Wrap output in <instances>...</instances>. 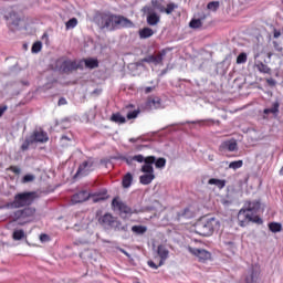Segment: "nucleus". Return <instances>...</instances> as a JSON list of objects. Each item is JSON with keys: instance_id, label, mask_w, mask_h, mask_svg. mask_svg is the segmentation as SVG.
I'll use <instances>...</instances> for the list:
<instances>
[{"instance_id": "f257e3e1", "label": "nucleus", "mask_w": 283, "mask_h": 283, "mask_svg": "<svg viewBox=\"0 0 283 283\" xmlns=\"http://www.w3.org/2000/svg\"><path fill=\"white\" fill-rule=\"evenodd\" d=\"M94 21L101 30H109V32H114V30L120 28H134V22H132V20L109 11L97 13Z\"/></svg>"}, {"instance_id": "f03ea898", "label": "nucleus", "mask_w": 283, "mask_h": 283, "mask_svg": "<svg viewBox=\"0 0 283 283\" xmlns=\"http://www.w3.org/2000/svg\"><path fill=\"white\" fill-rule=\"evenodd\" d=\"M39 200V192L23 191L14 195L13 200L6 205L7 209H23L32 207Z\"/></svg>"}, {"instance_id": "7ed1b4c3", "label": "nucleus", "mask_w": 283, "mask_h": 283, "mask_svg": "<svg viewBox=\"0 0 283 283\" xmlns=\"http://www.w3.org/2000/svg\"><path fill=\"white\" fill-rule=\"evenodd\" d=\"M36 216V208L27 207L22 209H18L10 214L11 222H17L20 227L24 224H30L34 220Z\"/></svg>"}, {"instance_id": "20e7f679", "label": "nucleus", "mask_w": 283, "mask_h": 283, "mask_svg": "<svg viewBox=\"0 0 283 283\" xmlns=\"http://www.w3.org/2000/svg\"><path fill=\"white\" fill-rule=\"evenodd\" d=\"M220 227V221L216 218L202 219L196 224V231L199 235H203V238H209V235H213V231Z\"/></svg>"}, {"instance_id": "39448f33", "label": "nucleus", "mask_w": 283, "mask_h": 283, "mask_svg": "<svg viewBox=\"0 0 283 283\" xmlns=\"http://www.w3.org/2000/svg\"><path fill=\"white\" fill-rule=\"evenodd\" d=\"M98 224L104 227V229H114V231H127V226H123V223L116 219V217L112 216V213H105L97 218Z\"/></svg>"}, {"instance_id": "423d86ee", "label": "nucleus", "mask_w": 283, "mask_h": 283, "mask_svg": "<svg viewBox=\"0 0 283 283\" xmlns=\"http://www.w3.org/2000/svg\"><path fill=\"white\" fill-rule=\"evenodd\" d=\"M238 222L239 227H247L249 222H254V224H262V222L264 221L262 220V218H260V216L253 214L247 209H241L238 213Z\"/></svg>"}, {"instance_id": "0eeeda50", "label": "nucleus", "mask_w": 283, "mask_h": 283, "mask_svg": "<svg viewBox=\"0 0 283 283\" xmlns=\"http://www.w3.org/2000/svg\"><path fill=\"white\" fill-rule=\"evenodd\" d=\"M57 63L60 64V72L63 74H72V72H76V70H83V61H72V60H59Z\"/></svg>"}, {"instance_id": "6e6552de", "label": "nucleus", "mask_w": 283, "mask_h": 283, "mask_svg": "<svg viewBox=\"0 0 283 283\" xmlns=\"http://www.w3.org/2000/svg\"><path fill=\"white\" fill-rule=\"evenodd\" d=\"M94 165H96V163L94 161V158H92V157L84 160L78 166L77 171L74 175V178H85V176H90V174H92V171H94Z\"/></svg>"}, {"instance_id": "1a4fd4ad", "label": "nucleus", "mask_w": 283, "mask_h": 283, "mask_svg": "<svg viewBox=\"0 0 283 283\" xmlns=\"http://www.w3.org/2000/svg\"><path fill=\"white\" fill-rule=\"evenodd\" d=\"M4 19L7 21V24L11 30H14L23 23L25 15H23V12H17V11H11L7 15H4Z\"/></svg>"}, {"instance_id": "9d476101", "label": "nucleus", "mask_w": 283, "mask_h": 283, "mask_svg": "<svg viewBox=\"0 0 283 283\" xmlns=\"http://www.w3.org/2000/svg\"><path fill=\"white\" fill-rule=\"evenodd\" d=\"M188 251L193 255L195 258L198 259L199 262H208V260H211V252L205 250V249H198L193 248L191 245H188Z\"/></svg>"}, {"instance_id": "9b49d317", "label": "nucleus", "mask_w": 283, "mask_h": 283, "mask_svg": "<svg viewBox=\"0 0 283 283\" xmlns=\"http://www.w3.org/2000/svg\"><path fill=\"white\" fill-rule=\"evenodd\" d=\"M113 209H117L119 211L120 216H132L134 213V210L132 207L127 206V203L120 201L118 197L114 198L112 201Z\"/></svg>"}, {"instance_id": "f8f14e48", "label": "nucleus", "mask_w": 283, "mask_h": 283, "mask_svg": "<svg viewBox=\"0 0 283 283\" xmlns=\"http://www.w3.org/2000/svg\"><path fill=\"white\" fill-rule=\"evenodd\" d=\"M144 14H147L146 21L148 25H158L160 23V15L154 12V8L146 6L143 8Z\"/></svg>"}, {"instance_id": "ddd939ff", "label": "nucleus", "mask_w": 283, "mask_h": 283, "mask_svg": "<svg viewBox=\"0 0 283 283\" xmlns=\"http://www.w3.org/2000/svg\"><path fill=\"white\" fill-rule=\"evenodd\" d=\"M219 151H238V140L228 139L220 144Z\"/></svg>"}, {"instance_id": "4468645a", "label": "nucleus", "mask_w": 283, "mask_h": 283, "mask_svg": "<svg viewBox=\"0 0 283 283\" xmlns=\"http://www.w3.org/2000/svg\"><path fill=\"white\" fill-rule=\"evenodd\" d=\"M87 200H90V192H87L86 190H82V191L73 195L71 198V202L73 205H78V203L85 202Z\"/></svg>"}, {"instance_id": "2eb2a0df", "label": "nucleus", "mask_w": 283, "mask_h": 283, "mask_svg": "<svg viewBox=\"0 0 283 283\" xmlns=\"http://www.w3.org/2000/svg\"><path fill=\"white\" fill-rule=\"evenodd\" d=\"M30 137L33 143H48L50 140V137H48V133L43 130H34Z\"/></svg>"}, {"instance_id": "dca6fc26", "label": "nucleus", "mask_w": 283, "mask_h": 283, "mask_svg": "<svg viewBox=\"0 0 283 283\" xmlns=\"http://www.w3.org/2000/svg\"><path fill=\"white\" fill-rule=\"evenodd\" d=\"M145 165L142 166L143 174H154V163H156V156H148L145 158Z\"/></svg>"}, {"instance_id": "f3484780", "label": "nucleus", "mask_w": 283, "mask_h": 283, "mask_svg": "<svg viewBox=\"0 0 283 283\" xmlns=\"http://www.w3.org/2000/svg\"><path fill=\"white\" fill-rule=\"evenodd\" d=\"M269 114H273V116L280 114V102H274L271 108L263 109V120H269Z\"/></svg>"}, {"instance_id": "a211bd4d", "label": "nucleus", "mask_w": 283, "mask_h": 283, "mask_svg": "<svg viewBox=\"0 0 283 283\" xmlns=\"http://www.w3.org/2000/svg\"><path fill=\"white\" fill-rule=\"evenodd\" d=\"M134 104H128L123 108V112H127L126 113V118L128 120H134V118H138V114H140V109H134ZM129 109H134V111H129Z\"/></svg>"}, {"instance_id": "6ab92c4d", "label": "nucleus", "mask_w": 283, "mask_h": 283, "mask_svg": "<svg viewBox=\"0 0 283 283\" xmlns=\"http://www.w3.org/2000/svg\"><path fill=\"white\" fill-rule=\"evenodd\" d=\"M165 54L158 53L157 55H148L140 60V63H154L155 65H160L163 63V56Z\"/></svg>"}, {"instance_id": "aec40b11", "label": "nucleus", "mask_w": 283, "mask_h": 283, "mask_svg": "<svg viewBox=\"0 0 283 283\" xmlns=\"http://www.w3.org/2000/svg\"><path fill=\"white\" fill-rule=\"evenodd\" d=\"M157 255L160 258L159 266H163L165 261L169 258V250L165 245H158Z\"/></svg>"}, {"instance_id": "412c9836", "label": "nucleus", "mask_w": 283, "mask_h": 283, "mask_svg": "<svg viewBox=\"0 0 283 283\" xmlns=\"http://www.w3.org/2000/svg\"><path fill=\"white\" fill-rule=\"evenodd\" d=\"M148 107H150V109H160V107H163V99H160L158 96L149 97Z\"/></svg>"}, {"instance_id": "4be33fe9", "label": "nucleus", "mask_w": 283, "mask_h": 283, "mask_svg": "<svg viewBox=\"0 0 283 283\" xmlns=\"http://www.w3.org/2000/svg\"><path fill=\"white\" fill-rule=\"evenodd\" d=\"M207 19V15H201L199 19L192 18L189 22V28L192 30H199V28H202V21Z\"/></svg>"}, {"instance_id": "5701e85b", "label": "nucleus", "mask_w": 283, "mask_h": 283, "mask_svg": "<svg viewBox=\"0 0 283 283\" xmlns=\"http://www.w3.org/2000/svg\"><path fill=\"white\" fill-rule=\"evenodd\" d=\"M83 63L87 70H96L98 67V61L96 59H84L82 60V65Z\"/></svg>"}, {"instance_id": "b1692460", "label": "nucleus", "mask_w": 283, "mask_h": 283, "mask_svg": "<svg viewBox=\"0 0 283 283\" xmlns=\"http://www.w3.org/2000/svg\"><path fill=\"white\" fill-rule=\"evenodd\" d=\"M156 179V175L154 174H145L139 177V182L142 185H151V181Z\"/></svg>"}, {"instance_id": "393cba45", "label": "nucleus", "mask_w": 283, "mask_h": 283, "mask_svg": "<svg viewBox=\"0 0 283 283\" xmlns=\"http://www.w3.org/2000/svg\"><path fill=\"white\" fill-rule=\"evenodd\" d=\"M193 216V211H191V208L187 207L184 210L179 211L177 213V218L180 220L185 218L186 220H189Z\"/></svg>"}, {"instance_id": "a878e982", "label": "nucleus", "mask_w": 283, "mask_h": 283, "mask_svg": "<svg viewBox=\"0 0 283 283\" xmlns=\"http://www.w3.org/2000/svg\"><path fill=\"white\" fill-rule=\"evenodd\" d=\"M132 182H134V176H132L130 172H127L122 180L124 189H129V187H132Z\"/></svg>"}, {"instance_id": "bb28decb", "label": "nucleus", "mask_w": 283, "mask_h": 283, "mask_svg": "<svg viewBox=\"0 0 283 283\" xmlns=\"http://www.w3.org/2000/svg\"><path fill=\"white\" fill-rule=\"evenodd\" d=\"M111 122L117 123L118 125H124V123H127V119L123 115H120V113H114L111 116Z\"/></svg>"}, {"instance_id": "cd10ccee", "label": "nucleus", "mask_w": 283, "mask_h": 283, "mask_svg": "<svg viewBox=\"0 0 283 283\" xmlns=\"http://www.w3.org/2000/svg\"><path fill=\"white\" fill-rule=\"evenodd\" d=\"M208 185H216L218 189H224V187H227V181L224 179L211 178L208 180Z\"/></svg>"}, {"instance_id": "c85d7f7f", "label": "nucleus", "mask_w": 283, "mask_h": 283, "mask_svg": "<svg viewBox=\"0 0 283 283\" xmlns=\"http://www.w3.org/2000/svg\"><path fill=\"white\" fill-rule=\"evenodd\" d=\"M150 36H154V30L151 28H144L139 30V38L140 39H149Z\"/></svg>"}, {"instance_id": "c756f323", "label": "nucleus", "mask_w": 283, "mask_h": 283, "mask_svg": "<svg viewBox=\"0 0 283 283\" xmlns=\"http://www.w3.org/2000/svg\"><path fill=\"white\" fill-rule=\"evenodd\" d=\"M132 231L136 235H145V233H147V227L146 226H133Z\"/></svg>"}, {"instance_id": "7c9ffc66", "label": "nucleus", "mask_w": 283, "mask_h": 283, "mask_svg": "<svg viewBox=\"0 0 283 283\" xmlns=\"http://www.w3.org/2000/svg\"><path fill=\"white\" fill-rule=\"evenodd\" d=\"M256 70L261 72V74H271V67H269V65L264 64L263 62H259L256 64Z\"/></svg>"}, {"instance_id": "2f4dec72", "label": "nucleus", "mask_w": 283, "mask_h": 283, "mask_svg": "<svg viewBox=\"0 0 283 283\" xmlns=\"http://www.w3.org/2000/svg\"><path fill=\"white\" fill-rule=\"evenodd\" d=\"M178 4L170 2L166 6V8H161L160 12H165L166 14H171L174 10H177Z\"/></svg>"}, {"instance_id": "473e14b6", "label": "nucleus", "mask_w": 283, "mask_h": 283, "mask_svg": "<svg viewBox=\"0 0 283 283\" xmlns=\"http://www.w3.org/2000/svg\"><path fill=\"white\" fill-rule=\"evenodd\" d=\"M258 209H260V201H250L245 208V210H248L250 213L258 211Z\"/></svg>"}, {"instance_id": "72a5a7b5", "label": "nucleus", "mask_w": 283, "mask_h": 283, "mask_svg": "<svg viewBox=\"0 0 283 283\" xmlns=\"http://www.w3.org/2000/svg\"><path fill=\"white\" fill-rule=\"evenodd\" d=\"M30 145H34V142L32 140V137H27L20 147L21 151H28Z\"/></svg>"}, {"instance_id": "f704fd0d", "label": "nucleus", "mask_w": 283, "mask_h": 283, "mask_svg": "<svg viewBox=\"0 0 283 283\" xmlns=\"http://www.w3.org/2000/svg\"><path fill=\"white\" fill-rule=\"evenodd\" d=\"M269 229L272 233H280L282 231V223L271 222L269 223Z\"/></svg>"}, {"instance_id": "c9c22d12", "label": "nucleus", "mask_w": 283, "mask_h": 283, "mask_svg": "<svg viewBox=\"0 0 283 283\" xmlns=\"http://www.w3.org/2000/svg\"><path fill=\"white\" fill-rule=\"evenodd\" d=\"M154 165L157 169H163V167H165V165H167V159H165L163 157H159L158 159H156V157H155Z\"/></svg>"}, {"instance_id": "e433bc0d", "label": "nucleus", "mask_w": 283, "mask_h": 283, "mask_svg": "<svg viewBox=\"0 0 283 283\" xmlns=\"http://www.w3.org/2000/svg\"><path fill=\"white\" fill-rule=\"evenodd\" d=\"M42 49H43V44L41 43V41H38L33 43L31 48V52L33 54H39V52H41Z\"/></svg>"}, {"instance_id": "4c0bfd02", "label": "nucleus", "mask_w": 283, "mask_h": 283, "mask_svg": "<svg viewBox=\"0 0 283 283\" xmlns=\"http://www.w3.org/2000/svg\"><path fill=\"white\" fill-rule=\"evenodd\" d=\"M66 30H72L73 28H76L78 25V20L76 18L70 19L66 23Z\"/></svg>"}, {"instance_id": "58836bf2", "label": "nucleus", "mask_w": 283, "mask_h": 283, "mask_svg": "<svg viewBox=\"0 0 283 283\" xmlns=\"http://www.w3.org/2000/svg\"><path fill=\"white\" fill-rule=\"evenodd\" d=\"M13 240H23L25 232L23 230H14L12 234Z\"/></svg>"}, {"instance_id": "ea45409f", "label": "nucleus", "mask_w": 283, "mask_h": 283, "mask_svg": "<svg viewBox=\"0 0 283 283\" xmlns=\"http://www.w3.org/2000/svg\"><path fill=\"white\" fill-rule=\"evenodd\" d=\"M242 165H244V161L242 160L232 161L229 164V169H240L242 168Z\"/></svg>"}, {"instance_id": "a19ab883", "label": "nucleus", "mask_w": 283, "mask_h": 283, "mask_svg": "<svg viewBox=\"0 0 283 283\" xmlns=\"http://www.w3.org/2000/svg\"><path fill=\"white\" fill-rule=\"evenodd\" d=\"M207 8H208V10H213L216 12V10H218L220 8V2H218V1L209 2L207 4Z\"/></svg>"}, {"instance_id": "79ce46f5", "label": "nucleus", "mask_w": 283, "mask_h": 283, "mask_svg": "<svg viewBox=\"0 0 283 283\" xmlns=\"http://www.w3.org/2000/svg\"><path fill=\"white\" fill-rule=\"evenodd\" d=\"M247 62V53H240L237 57V63L242 64Z\"/></svg>"}, {"instance_id": "37998d69", "label": "nucleus", "mask_w": 283, "mask_h": 283, "mask_svg": "<svg viewBox=\"0 0 283 283\" xmlns=\"http://www.w3.org/2000/svg\"><path fill=\"white\" fill-rule=\"evenodd\" d=\"M145 156H143V155H135V156H133V160L135 161V163H145Z\"/></svg>"}, {"instance_id": "c03bdc74", "label": "nucleus", "mask_w": 283, "mask_h": 283, "mask_svg": "<svg viewBox=\"0 0 283 283\" xmlns=\"http://www.w3.org/2000/svg\"><path fill=\"white\" fill-rule=\"evenodd\" d=\"M9 171H12V174H15V176H19V174H21V168H19L18 166H11L9 168Z\"/></svg>"}, {"instance_id": "a18cd8bd", "label": "nucleus", "mask_w": 283, "mask_h": 283, "mask_svg": "<svg viewBox=\"0 0 283 283\" xmlns=\"http://www.w3.org/2000/svg\"><path fill=\"white\" fill-rule=\"evenodd\" d=\"M273 48L276 52H282L283 50L282 44H280L277 41H273Z\"/></svg>"}, {"instance_id": "49530a36", "label": "nucleus", "mask_w": 283, "mask_h": 283, "mask_svg": "<svg viewBox=\"0 0 283 283\" xmlns=\"http://www.w3.org/2000/svg\"><path fill=\"white\" fill-rule=\"evenodd\" d=\"M34 180V176L33 175H25L22 178V182H32Z\"/></svg>"}, {"instance_id": "de8ad7c7", "label": "nucleus", "mask_w": 283, "mask_h": 283, "mask_svg": "<svg viewBox=\"0 0 283 283\" xmlns=\"http://www.w3.org/2000/svg\"><path fill=\"white\" fill-rule=\"evenodd\" d=\"M280 36H282V31L277 29H273V38L280 39Z\"/></svg>"}, {"instance_id": "09e8293b", "label": "nucleus", "mask_w": 283, "mask_h": 283, "mask_svg": "<svg viewBox=\"0 0 283 283\" xmlns=\"http://www.w3.org/2000/svg\"><path fill=\"white\" fill-rule=\"evenodd\" d=\"M147 264H148V266H150V269H155V270H157L159 266H163V265H160V263L155 264L154 261H148Z\"/></svg>"}, {"instance_id": "8fccbe9b", "label": "nucleus", "mask_w": 283, "mask_h": 283, "mask_svg": "<svg viewBox=\"0 0 283 283\" xmlns=\"http://www.w3.org/2000/svg\"><path fill=\"white\" fill-rule=\"evenodd\" d=\"M57 105L61 106V105H67V99H65V97H61L57 102Z\"/></svg>"}, {"instance_id": "3c124183", "label": "nucleus", "mask_w": 283, "mask_h": 283, "mask_svg": "<svg viewBox=\"0 0 283 283\" xmlns=\"http://www.w3.org/2000/svg\"><path fill=\"white\" fill-rule=\"evenodd\" d=\"M40 240L41 242H48V240H50V237L48 234H41Z\"/></svg>"}, {"instance_id": "603ef678", "label": "nucleus", "mask_w": 283, "mask_h": 283, "mask_svg": "<svg viewBox=\"0 0 283 283\" xmlns=\"http://www.w3.org/2000/svg\"><path fill=\"white\" fill-rule=\"evenodd\" d=\"M266 83H268V85H270L271 87H275V80H273V78H268V80H266Z\"/></svg>"}, {"instance_id": "864d4df0", "label": "nucleus", "mask_w": 283, "mask_h": 283, "mask_svg": "<svg viewBox=\"0 0 283 283\" xmlns=\"http://www.w3.org/2000/svg\"><path fill=\"white\" fill-rule=\"evenodd\" d=\"M125 163H126L127 165H133V164H134V157H127V158H125Z\"/></svg>"}, {"instance_id": "5fc2aeb1", "label": "nucleus", "mask_w": 283, "mask_h": 283, "mask_svg": "<svg viewBox=\"0 0 283 283\" xmlns=\"http://www.w3.org/2000/svg\"><path fill=\"white\" fill-rule=\"evenodd\" d=\"M118 249V251L120 252V253H123L124 255H126V258H130V255L128 254V252L125 250V249H123V248H117Z\"/></svg>"}, {"instance_id": "6e6d98bb", "label": "nucleus", "mask_w": 283, "mask_h": 283, "mask_svg": "<svg viewBox=\"0 0 283 283\" xmlns=\"http://www.w3.org/2000/svg\"><path fill=\"white\" fill-rule=\"evenodd\" d=\"M245 283H253V273L250 276L245 277Z\"/></svg>"}, {"instance_id": "4d7b16f0", "label": "nucleus", "mask_w": 283, "mask_h": 283, "mask_svg": "<svg viewBox=\"0 0 283 283\" xmlns=\"http://www.w3.org/2000/svg\"><path fill=\"white\" fill-rule=\"evenodd\" d=\"M146 94H149L150 92H154V87L148 86L145 88Z\"/></svg>"}, {"instance_id": "13d9d810", "label": "nucleus", "mask_w": 283, "mask_h": 283, "mask_svg": "<svg viewBox=\"0 0 283 283\" xmlns=\"http://www.w3.org/2000/svg\"><path fill=\"white\" fill-rule=\"evenodd\" d=\"M6 109H8V107L7 106H2L1 107V114H3V112H6Z\"/></svg>"}, {"instance_id": "bf43d9fd", "label": "nucleus", "mask_w": 283, "mask_h": 283, "mask_svg": "<svg viewBox=\"0 0 283 283\" xmlns=\"http://www.w3.org/2000/svg\"><path fill=\"white\" fill-rule=\"evenodd\" d=\"M279 174H280V176H283V166H282V168L280 169Z\"/></svg>"}, {"instance_id": "052dcab7", "label": "nucleus", "mask_w": 283, "mask_h": 283, "mask_svg": "<svg viewBox=\"0 0 283 283\" xmlns=\"http://www.w3.org/2000/svg\"><path fill=\"white\" fill-rule=\"evenodd\" d=\"M129 143H136V138H130Z\"/></svg>"}, {"instance_id": "680f3d73", "label": "nucleus", "mask_w": 283, "mask_h": 283, "mask_svg": "<svg viewBox=\"0 0 283 283\" xmlns=\"http://www.w3.org/2000/svg\"><path fill=\"white\" fill-rule=\"evenodd\" d=\"M273 56V53H268V59H271Z\"/></svg>"}, {"instance_id": "e2e57ef3", "label": "nucleus", "mask_w": 283, "mask_h": 283, "mask_svg": "<svg viewBox=\"0 0 283 283\" xmlns=\"http://www.w3.org/2000/svg\"><path fill=\"white\" fill-rule=\"evenodd\" d=\"M62 139H65V140H67V136H62Z\"/></svg>"}]
</instances>
